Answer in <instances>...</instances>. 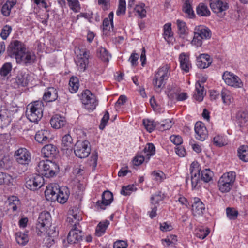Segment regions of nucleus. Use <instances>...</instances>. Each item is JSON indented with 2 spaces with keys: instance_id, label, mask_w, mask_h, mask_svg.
I'll use <instances>...</instances> for the list:
<instances>
[{
  "instance_id": "obj_36",
  "label": "nucleus",
  "mask_w": 248,
  "mask_h": 248,
  "mask_svg": "<svg viewBox=\"0 0 248 248\" xmlns=\"http://www.w3.org/2000/svg\"><path fill=\"white\" fill-rule=\"evenodd\" d=\"M109 223V221L108 220H103L99 222L96 227L95 235L98 237L103 235Z\"/></svg>"
},
{
  "instance_id": "obj_3",
  "label": "nucleus",
  "mask_w": 248,
  "mask_h": 248,
  "mask_svg": "<svg viewBox=\"0 0 248 248\" xmlns=\"http://www.w3.org/2000/svg\"><path fill=\"white\" fill-rule=\"evenodd\" d=\"M40 175L49 178L54 176L59 171V167L54 162L49 160L40 161L36 167Z\"/></svg>"
},
{
  "instance_id": "obj_2",
  "label": "nucleus",
  "mask_w": 248,
  "mask_h": 248,
  "mask_svg": "<svg viewBox=\"0 0 248 248\" xmlns=\"http://www.w3.org/2000/svg\"><path fill=\"white\" fill-rule=\"evenodd\" d=\"M170 73V67L168 64L160 66L155 72L153 84L156 91H160L168 79Z\"/></svg>"
},
{
  "instance_id": "obj_56",
  "label": "nucleus",
  "mask_w": 248,
  "mask_h": 248,
  "mask_svg": "<svg viewBox=\"0 0 248 248\" xmlns=\"http://www.w3.org/2000/svg\"><path fill=\"white\" fill-rule=\"evenodd\" d=\"M164 198L163 194L160 192H157L154 195H152L151 198V204L154 205L159 203V202L162 201Z\"/></svg>"
},
{
  "instance_id": "obj_28",
  "label": "nucleus",
  "mask_w": 248,
  "mask_h": 248,
  "mask_svg": "<svg viewBox=\"0 0 248 248\" xmlns=\"http://www.w3.org/2000/svg\"><path fill=\"white\" fill-rule=\"evenodd\" d=\"M194 32L203 39H208L211 36V30L204 25L195 26Z\"/></svg>"
},
{
  "instance_id": "obj_4",
  "label": "nucleus",
  "mask_w": 248,
  "mask_h": 248,
  "mask_svg": "<svg viewBox=\"0 0 248 248\" xmlns=\"http://www.w3.org/2000/svg\"><path fill=\"white\" fill-rule=\"evenodd\" d=\"M43 104L41 101H35L28 105L26 115L29 120L36 123L43 116Z\"/></svg>"
},
{
  "instance_id": "obj_33",
  "label": "nucleus",
  "mask_w": 248,
  "mask_h": 248,
  "mask_svg": "<svg viewBox=\"0 0 248 248\" xmlns=\"http://www.w3.org/2000/svg\"><path fill=\"white\" fill-rule=\"evenodd\" d=\"M155 148L153 143H149L147 144L143 150L140 153L144 155L147 162L151 157L155 154Z\"/></svg>"
},
{
  "instance_id": "obj_60",
  "label": "nucleus",
  "mask_w": 248,
  "mask_h": 248,
  "mask_svg": "<svg viewBox=\"0 0 248 248\" xmlns=\"http://www.w3.org/2000/svg\"><path fill=\"white\" fill-rule=\"evenodd\" d=\"M143 124L146 130L149 132L153 131L155 127V123L153 121L149 119L143 120Z\"/></svg>"
},
{
  "instance_id": "obj_41",
  "label": "nucleus",
  "mask_w": 248,
  "mask_h": 248,
  "mask_svg": "<svg viewBox=\"0 0 248 248\" xmlns=\"http://www.w3.org/2000/svg\"><path fill=\"white\" fill-rule=\"evenodd\" d=\"M164 38L167 42H169L173 38V33L172 31L171 24L170 23L165 24L163 26Z\"/></svg>"
},
{
  "instance_id": "obj_50",
  "label": "nucleus",
  "mask_w": 248,
  "mask_h": 248,
  "mask_svg": "<svg viewBox=\"0 0 248 248\" xmlns=\"http://www.w3.org/2000/svg\"><path fill=\"white\" fill-rule=\"evenodd\" d=\"M161 241L164 246H172L175 245L177 241V236L175 235L170 234L165 239H163Z\"/></svg>"
},
{
  "instance_id": "obj_1",
  "label": "nucleus",
  "mask_w": 248,
  "mask_h": 248,
  "mask_svg": "<svg viewBox=\"0 0 248 248\" xmlns=\"http://www.w3.org/2000/svg\"><path fill=\"white\" fill-rule=\"evenodd\" d=\"M51 216L49 212H42L39 216L36 224L37 235L43 237L45 244L51 246L55 241V238L58 236V232L55 227L49 228L51 226Z\"/></svg>"
},
{
  "instance_id": "obj_10",
  "label": "nucleus",
  "mask_w": 248,
  "mask_h": 248,
  "mask_svg": "<svg viewBox=\"0 0 248 248\" xmlns=\"http://www.w3.org/2000/svg\"><path fill=\"white\" fill-rule=\"evenodd\" d=\"M44 184V179L42 176L35 174L29 177L26 182V187L31 190L40 188Z\"/></svg>"
},
{
  "instance_id": "obj_22",
  "label": "nucleus",
  "mask_w": 248,
  "mask_h": 248,
  "mask_svg": "<svg viewBox=\"0 0 248 248\" xmlns=\"http://www.w3.org/2000/svg\"><path fill=\"white\" fill-rule=\"evenodd\" d=\"M74 143L73 139L69 134L64 135L61 140V149L64 152H72Z\"/></svg>"
},
{
  "instance_id": "obj_9",
  "label": "nucleus",
  "mask_w": 248,
  "mask_h": 248,
  "mask_svg": "<svg viewBox=\"0 0 248 248\" xmlns=\"http://www.w3.org/2000/svg\"><path fill=\"white\" fill-rule=\"evenodd\" d=\"M14 158L19 164L23 165H29L31 160V153L25 148H20L15 151Z\"/></svg>"
},
{
  "instance_id": "obj_38",
  "label": "nucleus",
  "mask_w": 248,
  "mask_h": 248,
  "mask_svg": "<svg viewBox=\"0 0 248 248\" xmlns=\"http://www.w3.org/2000/svg\"><path fill=\"white\" fill-rule=\"evenodd\" d=\"M30 80V77L28 73L19 72L16 78L17 83L23 86H26Z\"/></svg>"
},
{
  "instance_id": "obj_13",
  "label": "nucleus",
  "mask_w": 248,
  "mask_h": 248,
  "mask_svg": "<svg viewBox=\"0 0 248 248\" xmlns=\"http://www.w3.org/2000/svg\"><path fill=\"white\" fill-rule=\"evenodd\" d=\"M16 59L17 63L27 65L34 62L35 55L32 52L26 51L25 49Z\"/></svg>"
},
{
  "instance_id": "obj_17",
  "label": "nucleus",
  "mask_w": 248,
  "mask_h": 248,
  "mask_svg": "<svg viewBox=\"0 0 248 248\" xmlns=\"http://www.w3.org/2000/svg\"><path fill=\"white\" fill-rule=\"evenodd\" d=\"M82 237V232L78 227H73L68 234L67 241L69 243L75 244L79 242Z\"/></svg>"
},
{
  "instance_id": "obj_55",
  "label": "nucleus",
  "mask_w": 248,
  "mask_h": 248,
  "mask_svg": "<svg viewBox=\"0 0 248 248\" xmlns=\"http://www.w3.org/2000/svg\"><path fill=\"white\" fill-rule=\"evenodd\" d=\"M144 7L145 4L144 3H140L136 5L134 8L136 12H137L141 18L145 17L146 15V11Z\"/></svg>"
},
{
  "instance_id": "obj_31",
  "label": "nucleus",
  "mask_w": 248,
  "mask_h": 248,
  "mask_svg": "<svg viewBox=\"0 0 248 248\" xmlns=\"http://www.w3.org/2000/svg\"><path fill=\"white\" fill-rule=\"evenodd\" d=\"M58 97L57 91L54 87H49L46 89L44 96V100L46 102H52Z\"/></svg>"
},
{
  "instance_id": "obj_53",
  "label": "nucleus",
  "mask_w": 248,
  "mask_h": 248,
  "mask_svg": "<svg viewBox=\"0 0 248 248\" xmlns=\"http://www.w3.org/2000/svg\"><path fill=\"white\" fill-rule=\"evenodd\" d=\"M68 5L71 10L75 13H78L81 9L78 0H67Z\"/></svg>"
},
{
  "instance_id": "obj_51",
  "label": "nucleus",
  "mask_w": 248,
  "mask_h": 248,
  "mask_svg": "<svg viewBox=\"0 0 248 248\" xmlns=\"http://www.w3.org/2000/svg\"><path fill=\"white\" fill-rule=\"evenodd\" d=\"M9 209L13 211H16L20 205V202L18 198L16 196H12L8 199Z\"/></svg>"
},
{
  "instance_id": "obj_24",
  "label": "nucleus",
  "mask_w": 248,
  "mask_h": 248,
  "mask_svg": "<svg viewBox=\"0 0 248 248\" xmlns=\"http://www.w3.org/2000/svg\"><path fill=\"white\" fill-rule=\"evenodd\" d=\"M66 123L65 118L59 114H56L51 118L50 124L55 129H60L64 126Z\"/></svg>"
},
{
  "instance_id": "obj_25",
  "label": "nucleus",
  "mask_w": 248,
  "mask_h": 248,
  "mask_svg": "<svg viewBox=\"0 0 248 248\" xmlns=\"http://www.w3.org/2000/svg\"><path fill=\"white\" fill-rule=\"evenodd\" d=\"M113 13L110 12L108 18L104 19L103 23V31L104 34L109 35V33L113 31Z\"/></svg>"
},
{
  "instance_id": "obj_11",
  "label": "nucleus",
  "mask_w": 248,
  "mask_h": 248,
  "mask_svg": "<svg viewBox=\"0 0 248 248\" xmlns=\"http://www.w3.org/2000/svg\"><path fill=\"white\" fill-rule=\"evenodd\" d=\"M210 7L218 16H223L224 12L228 8L227 0H210Z\"/></svg>"
},
{
  "instance_id": "obj_64",
  "label": "nucleus",
  "mask_w": 248,
  "mask_h": 248,
  "mask_svg": "<svg viewBox=\"0 0 248 248\" xmlns=\"http://www.w3.org/2000/svg\"><path fill=\"white\" fill-rule=\"evenodd\" d=\"M98 55L100 58L104 61H108L110 56L106 48L101 47L98 51Z\"/></svg>"
},
{
  "instance_id": "obj_34",
  "label": "nucleus",
  "mask_w": 248,
  "mask_h": 248,
  "mask_svg": "<svg viewBox=\"0 0 248 248\" xmlns=\"http://www.w3.org/2000/svg\"><path fill=\"white\" fill-rule=\"evenodd\" d=\"M50 136V132L46 129L41 130L36 132L35 139L39 143H43L46 141Z\"/></svg>"
},
{
  "instance_id": "obj_29",
  "label": "nucleus",
  "mask_w": 248,
  "mask_h": 248,
  "mask_svg": "<svg viewBox=\"0 0 248 248\" xmlns=\"http://www.w3.org/2000/svg\"><path fill=\"white\" fill-rule=\"evenodd\" d=\"M205 94V92L203 86L199 82H197L193 94L194 99L198 102H201L203 100Z\"/></svg>"
},
{
  "instance_id": "obj_6",
  "label": "nucleus",
  "mask_w": 248,
  "mask_h": 248,
  "mask_svg": "<svg viewBox=\"0 0 248 248\" xmlns=\"http://www.w3.org/2000/svg\"><path fill=\"white\" fill-rule=\"evenodd\" d=\"M81 101L84 108L89 111H93L98 105L96 96L89 90H85L82 93Z\"/></svg>"
},
{
  "instance_id": "obj_37",
  "label": "nucleus",
  "mask_w": 248,
  "mask_h": 248,
  "mask_svg": "<svg viewBox=\"0 0 248 248\" xmlns=\"http://www.w3.org/2000/svg\"><path fill=\"white\" fill-rule=\"evenodd\" d=\"M10 113L7 110H1L0 111V125L6 126L11 122Z\"/></svg>"
},
{
  "instance_id": "obj_15",
  "label": "nucleus",
  "mask_w": 248,
  "mask_h": 248,
  "mask_svg": "<svg viewBox=\"0 0 248 248\" xmlns=\"http://www.w3.org/2000/svg\"><path fill=\"white\" fill-rule=\"evenodd\" d=\"M59 189V185L56 183H51L46 187L45 195L47 201L55 202L57 200L56 195Z\"/></svg>"
},
{
  "instance_id": "obj_52",
  "label": "nucleus",
  "mask_w": 248,
  "mask_h": 248,
  "mask_svg": "<svg viewBox=\"0 0 248 248\" xmlns=\"http://www.w3.org/2000/svg\"><path fill=\"white\" fill-rule=\"evenodd\" d=\"M152 176L153 179L157 183H160L166 178V175L161 170H155L152 172Z\"/></svg>"
},
{
  "instance_id": "obj_30",
  "label": "nucleus",
  "mask_w": 248,
  "mask_h": 248,
  "mask_svg": "<svg viewBox=\"0 0 248 248\" xmlns=\"http://www.w3.org/2000/svg\"><path fill=\"white\" fill-rule=\"evenodd\" d=\"M41 153L44 157H53L57 153L56 147L52 144L46 145L42 149Z\"/></svg>"
},
{
  "instance_id": "obj_44",
  "label": "nucleus",
  "mask_w": 248,
  "mask_h": 248,
  "mask_svg": "<svg viewBox=\"0 0 248 248\" xmlns=\"http://www.w3.org/2000/svg\"><path fill=\"white\" fill-rule=\"evenodd\" d=\"M221 97L223 103L227 105L232 103L233 100L231 93L226 89L222 90Z\"/></svg>"
},
{
  "instance_id": "obj_59",
  "label": "nucleus",
  "mask_w": 248,
  "mask_h": 248,
  "mask_svg": "<svg viewBox=\"0 0 248 248\" xmlns=\"http://www.w3.org/2000/svg\"><path fill=\"white\" fill-rule=\"evenodd\" d=\"M203 39L201 36H199L197 33L194 32V36L192 40L191 41V44L192 46L199 47L202 46V40Z\"/></svg>"
},
{
  "instance_id": "obj_54",
  "label": "nucleus",
  "mask_w": 248,
  "mask_h": 248,
  "mask_svg": "<svg viewBox=\"0 0 248 248\" xmlns=\"http://www.w3.org/2000/svg\"><path fill=\"white\" fill-rule=\"evenodd\" d=\"M202 180L206 182H209L212 180L213 173L210 169H205L203 170L201 173Z\"/></svg>"
},
{
  "instance_id": "obj_21",
  "label": "nucleus",
  "mask_w": 248,
  "mask_h": 248,
  "mask_svg": "<svg viewBox=\"0 0 248 248\" xmlns=\"http://www.w3.org/2000/svg\"><path fill=\"white\" fill-rule=\"evenodd\" d=\"M205 206L202 201L197 197L193 198L192 211L194 216H201L203 213Z\"/></svg>"
},
{
  "instance_id": "obj_63",
  "label": "nucleus",
  "mask_w": 248,
  "mask_h": 248,
  "mask_svg": "<svg viewBox=\"0 0 248 248\" xmlns=\"http://www.w3.org/2000/svg\"><path fill=\"white\" fill-rule=\"evenodd\" d=\"M191 183L192 189H198L200 186V175H191Z\"/></svg>"
},
{
  "instance_id": "obj_61",
  "label": "nucleus",
  "mask_w": 248,
  "mask_h": 248,
  "mask_svg": "<svg viewBox=\"0 0 248 248\" xmlns=\"http://www.w3.org/2000/svg\"><path fill=\"white\" fill-rule=\"evenodd\" d=\"M201 168L197 162H193L190 166L191 175H200Z\"/></svg>"
},
{
  "instance_id": "obj_46",
  "label": "nucleus",
  "mask_w": 248,
  "mask_h": 248,
  "mask_svg": "<svg viewBox=\"0 0 248 248\" xmlns=\"http://www.w3.org/2000/svg\"><path fill=\"white\" fill-rule=\"evenodd\" d=\"M13 178L8 174L0 172V185L4 184L7 186L13 185Z\"/></svg>"
},
{
  "instance_id": "obj_62",
  "label": "nucleus",
  "mask_w": 248,
  "mask_h": 248,
  "mask_svg": "<svg viewBox=\"0 0 248 248\" xmlns=\"http://www.w3.org/2000/svg\"><path fill=\"white\" fill-rule=\"evenodd\" d=\"M12 30V27L6 25L2 29L0 36L3 40H6L11 33Z\"/></svg>"
},
{
  "instance_id": "obj_23",
  "label": "nucleus",
  "mask_w": 248,
  "mask_h": 248,
  "mask_svg": "<svg viewBox=\"0 0 248 248\" xmlns=\"http://www.w3.org/2000/svg\"><path fill=\"white\" fill-rule=\"evenodd\" d=\"M212 62L210 56L207 54H200L197 58V65L200 68L205 69L208 67Z\"/></svg>"
},
{
  "instance_id": "obj_12",
  "label": "nucleus",
  "mask_w": 248,
  "mask_h": 248,
  "mask_svg": "<svg viewBox=\"0 0 248 248\" xmlns=\"http://www.w3.org/2000/svg\"><path fill=\"white\" fill-rule=\"evenodd\" d=\"M78 49L76 50L77 56L75 60L78 69L80 71H84L88 64V55L86 51L79 50V53H78Z\"/></svg>"
},
{
  "instance_id": "obj_48",
  "label": "nucleus",
  "mask_w": 248,
  "mask_h": 248,
  "mask_svg": "<svg viewBox=\"0 0 248 248\" xmlns=\"http://www.w3.org/2000/svg\"><path fill=\"white\" fill-rule=\"evenodd\" d=\"M192 0H186L183 7L184 11L190 18H192L194 16V13L192 8Z\"/></svg>"
},
{
  "instance_id": "obj_20",
  "label": "nucleus",
  "mask_w": 248,
  "mask_h": 248,
  "mask_svg": "<svg viewBox=\"0 0 248 248\" xmlns=\"http://www.w3.org/2000/svg\"><path fill=\"white\" fill-rule=\"evenodd\" d=\"M81 220V214L78 209H73L69 211L67 222L73 225V227H77V225Z\"/></svg>"
},
{
  "instance_id": "obj_42",
  "label": "nucleus",
  "mask_w": 248,
  "mask_h": 248,
  "mask_svg": "<svg viewBox=\"0 0 248 248\" xmlns=\"http://www.w3.org/2000/svg\"><path fill=\"white\" fill-rule=\"evenodd\" d=\"M16 3V0H7L2 7L1 12L5 16L10 15L11 10Z\"/></svg>"
},
{
  "instance_id": "obj_5",
  "label": "nucleus",
  "mask_w": 248,
  "mask_h": 248,
  "mask_svg": "<svg viewBox=\"0 0 248 248\" xmlns=\"http://www.w3.org/2000/svg\"><path fill=\"white\" fill-rule=\"evenodd\" d=\"M235 173L233 171L224 173L218 181L219 191L222 193L230 191L235 181Z\"/></svg>"
},
{
  "instance_id": "obj_8",
  "label": "nucleus",
  "mask_w": 248,
  "mask_h": 248,
  "mask_svg": "<svg viewBox=\"0 0 248 248\" xmlns=\"http://www.w3.org/2000/svg\"><path fill=\"white\" fill-rule=\"evenodd\" d=\"M222 78L228 86L234 88H242L244 84L241 78L233 73L226 71L222 75Z\"/></svg>"
},
{
  "instance_id": "obj_58",
  "label": "nucleus",
  "mask_w": 248,
  "mask_h": 248,
  "mask_svg": "<svg viewBox=\"0 0 248 248\" xmlns=\"http://www.w3.org/2000/svg\"><path fill=\"white\" fill-rule=\"evenodd\" d=\"M126 11L125 0H119V5L116 14L118 16L124 15Z\"/></svg>"
},
{
  "instance_id": "obj_40",
  "label": "nucleus",
  "mask_w": 248,
  "mask_h": 248,
  "mask_svg": "<svg viewBox=\"0 0 248 248\" xmlns=\"http://www.w3.org/2000/svg\"><path fill=\"white\" fill-rule=\"evenodd\" d=\"M16 241L21 245H25L29 241V237L27 232H17L15 234Z\"/></svg>"
},
{
  "instance_id": "obj_27",
  "label": "nucleus",
  "mask_w": 248,
  "mask_h": 248,
  "mask_svg": "<svg viewBox=\"0 0 248 248\" xmlns=\"http://www.w3.org/2000/svg\"><path fill=\"white\" fill-rule=\"evenodd\" d=\"M176 24L179 37L185 40H187L188 30L186 23L182 20L178 19L176 21Z\"/></svg>"
},
{
  "instance_id": "obj_39",
  "label": "nucleus",
  "mask_w": 248,
  "mask_h": 248,
  "mask_svg": "<svg viewBox=\"0 0 248 248\" xmlns=\"http://www.w3.org/2000/svg\"><path fill=\"white\" fill-rule=\"evenodd\" d=\"M209 232V229L203 226L198 227L195 230V236L201 239H204Z\"/></svg>"
},
{
  "instance_id": "obj_16",
  "label": "nucleus",
  "mask_w": 248,
  "mask_h": 248,
  "mask_svg": "<svg viewBox=\"0 0 248 248\" xmlns=\"http://www.w3.org/2000/svg\"><path fill=\"white\" fill-rule=\"evenodd\" d=\"M113 201V195L111 192L106 191L102 195V200L96 202V206L100 209H105L106 207L109 205Z\"/></svg>"
},
{
  "instance_id": "obj_35",
  "label": "nucleus",
  "mask_w": 248,
  "mask_h": 248,
  "mask_svg": "<svg viewBox=\"0 0 248 248\" xmlns=\"http://www.w3.org/2000/svg\"><path fill=\"white\" fill-rule=\"evenodd\" d=\"M13 68L12 64L10 62L4 63L0 68V76L3 78H8L11 75Z\"/></svg>"
},
{
  "instance_id": "obj_45",
  "label": "nucleus",
  "mask_w": 248,
  "mask_h": 248,
  "mask_svg": "<svg viewBox=\"0 0 248 248\" xmlns=\"http://www.w3.org/2000/svg\"><path fill=\"white\" fill-rule=\"evenodd\" d=\"M69 91L71 93H76L79 88V83L78 79L76 77H72L70 78L69 82Z\"/></svg>"
},
{
  "instance_id": "obj_57",
  "label": "nucleus",
  "mask_w": 248,
  "mask_h": 248,
  "mask_svg": "<svg viewBox=\"0 0 248 248\" xmlns=\"http://www.w3.org/2000/svg\"><path fill=\"white\" fill-rule=\"evenodd\" d=\"M136 190V188L134 185H128L127 186H124L122 187L121 193L123 195L127 196L129 195L132 192Z\"/></svg>"
},
{
  "instance_id": "obj_32",
  "label": "nucleus",
  "mask_w": 248,
  "mask_h": 248,
  "mask_svg": "<svg viewBox=\"0 0 248 248\" xmlns=\"http://www.w3.org/2000/svg\"><path fill=\"white\" fill-rule=\"evenodd\" d=\"M235 121L239 126H243L248 121V113L243 110H238L235 115Z\"/></svg>"
},
{
  "instance_id": "obj_14",
  "label": "nucleus",
  "mask_w": 248,
  "mask_h": 248,
  "mask_svg": "<svg viewBox=\"0 0 248 248\" xmlns=\"http://www.w3.org/2000/svg\"><path fill=\"white\" fill-rule=\"evenodd\" d=\"M25 49L24 45L21 42L15 40L11 43L8 47V51L11 56H14L16 59L17 55H20Z\"/></svg>"
},
{
  "instance_id": "obj_26",
  "label": "nucleus",
  "mask_w": 248,
  "mask_h": 248,
  "mask_svg": "<svg viewBox=\"0 0 248 248\" xmlns=\"http://www.w3.org/2000/svg\"><path fill=\"white\" fill-rule=\"evenodd\" d=\"M69 195V191L67 187L65 186L60 187L59 186L58 191L56 195V201L61 204H63L67 201Z\"/></svg>"
},
{
  "instance_id": "obj_49",
  "label": "nucleus",
  "mask_w": 248,
  "mask_h": 248,
  "mask_svg": "<svg viewBox=\"0 0 248 248\" xmlns=\"http://www.w3.org/2000/svg\"><path fill=\"white\" fill-rule=\"evenodd\" d=\"M238 155L239 158L244 161H248V147L241 146L238 150Z\"/></svg>"
},
{
  "instance_id": "obj_43",
  "label": "nucleus",
  "mask_w": 248,
  "mask_h": 248,
  "mask_svg": "<svg viewBox=\"0 0 248 248\" xmlns=\"http://www.w3.org/2000/svg\"><path fill=\"white\" fill-rule=\"evenodd\" d=\"M196 12L197 15L201 16H208L210 15V11L208 7L204 3H200L197 7Z\"/></svg>"
},
{
  "instance_id": "obj_18",
  "label": "nucleus",
  "mask_w": 248,
  "mask_h": 248,
  "mask_svg": "<svg viewBox=\"0 0 248 248\" xmlns=\"http://www.w3.org/2000/svg\"><path fill=\"white\" fill-rule=\"evenodd\" d=\"M195 137L198 140L203 141L207 137V131L204 124L201 122H197L195 125Z\"/></svg>"
},
{
  "instance_id": "obj_7",
  "label": "nucleus",
  "mask_w": 248,
  "mask_h": 248,
  "mask_svg": "<svg viewBox=\"0 0 248 248\" xmlns=\"http://www.w3.org/2000/svg\"><path fill=\"white\" fill-rule=\"evenodd\" d=\"M75 155L80 158H86L89 155L91 148L89 142L87 140H79L74 146Z\"/></svg>"
},
{
  "instance_id": "obj_47",
  "label": "nucleus",
  "mask_w": 248,
  "mask_h": 248,
  "mask_svg": "<svg viewBox=\"0 0 248 248\" xmlns=\"http://www.w3.org/2000/svg\"><path fill=\"white\" fill-rule=\"evenodd\" d=\"M213 142L216 146L221 147L228 143V140L226 136L217 135L213 138Z\"/></svg>"
},
{
  "instance_id": "obj_19",
  "label": "nucleus",
  "mask_w": 248,
  "mask_h": 248,
  "mask_svg": "<svg viewBox=\"0 0 248 248\" xmlns=\"http://www.w3.org/2000/svg\"><path fill=\"white\" fill-rule=\"evenodd\" d=\"M179 60L181 70L186 73L188 72L192 68L189 55L185 53H182L179 55Z\"/></svg>"
}]
</instances>
